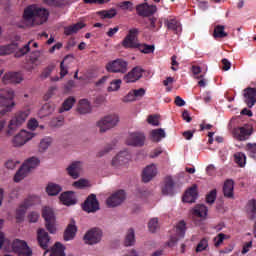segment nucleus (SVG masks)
Segmentation results:
<instances>
[{
	"label": "nucleus",
	"mask_w": 256,
	"mask_h": 256,
	"mask_svg": "<svg viewBox=\"0 0 256 256\" xmlns=\"http://www.w3.org/2000/svg\"><path fill=\"white\" fill-rule=\"evenodd\" d=\"M24 21H32L34 25H43L49 19V10L36 4L27 6L23 13Z\"/></svg>",
	"instance_id": "f257e3e1"
},
{
	"label": "nucleus",
	"mask_w": 256,
	"mask_h": 256,
	"mask_svg": "<svg viewBox=\"0 0 256 256\" xmlns=\"http://www.w3.org/2000/svg\"><path fill=\"white\" fill-rule=\"evenodd\" d=\"M139 36V29L132 28L128 31V34L122 41V47L124 49H138L141 53L149 54L155 51L154 45L141 44L135 41Z\"/></svg>",
	"instance_id": "f03ea898"
},
{
	"label": "nucleus",
	"mask_w": 256,
	"mask_h": 256,
	"mask_svg": "<svg viewBox=\"0 0 256 256\" xmlns=\"http://www.w3.org/2000/svg\"><path fill=\"white\" fill-rule=\"evenodd\" d=\"M29 115H31V110L29 108L16 112L8 124L6 135H14L17 129L27 121Z\"/></svg>",
	"instance_id": "7ed1b4c3"
},
{
	"label": "nucleus",
	"mask_w": 256,
	"mask_h": 256,
	"mask_svg": "<svg viewBox=\"0 0 256 256\" xmlns=\"http://www.w3.org/2000/svg\"><path fill=\"white\" fill-rule=\"evenodd\" d=\"M15 97V92L11 88H5L0 91V107L3 109L0 111L1 117L10 113L15 107V102H13V98Z\"/></svg>",
	"instance_id": "20e7f679"
},
{
	"label": "nucleus",
	"mask_w": 256,
	"mask_h": 256,
	"mask_svg": "<svg viewBox=\"0 0 256 256\" xmlns=\"http://www.w3.org/2000/svg\"><path fill=\"white\" fill-rule=\"evenodd\" d=\"M39 163L40 161L37 157H31L28 160H26L14 176L15 183L23 181V179L27 177L29 173H31V169H35V167H37Z\"/></svg>",
	"instance_id": "39448f33"
},
{
	"label": "nucleus",
	"mask_w": 256,
	"mask_h": 256,
	"mask_svg": "<svg viewBox=\"0 0 256 256\" xmlns=\"http://www.w3.org/2000/svg\"><path fill=\"white\" fill-rule=\"evenodd\" d=\"M129 62L124 59L118 58L116 60L110 61L106 64V71L108 73H121L125 75L129 71Z\"/></svg>",
	"instance_id": "423d86ee"
},
{
	"label": "nucleus",
	"mask_w": 256,
	"mask_h": 256,
	"mask_svg": "<svg viewBox=\"0 0 256 256\" xmlns=\"http://www.w3.org/2000/svg\"><path fill=\"white\" fill-rule=\"evenodd\" d=\"M117 123H119V116L116 114H110L100 119L97 122V127L100 129V133H105L109 131V129L116 127Z\"/></svg>",
	"instance_id": "0eeeda50"
},
{
	"label": "nucleus",
	"mask_w": 256,
	"mask_h": 256,
	"mask_svg": "<svg viewBox=\"0 0 256 256\" xmlns=\"http://www.w3.org/2000/svg\"><path fill=\"white\" fill-rule=\"evenodd\" d=\"M42 217L46 221V229L49 233H55L57 228H55V212L53 208L45 206L42 209Z\"/></svg>",
	"instance_id": "6e6552de"
},
{
	"label": "nucleus",
	"mask_w": 256,
	"mask_h": 256,
	"mask_svg": "<svg viewBox=\"0 0 256 256\" xmlns=\"http://www.w3.org/2000/svg\"><path fill=\"white\" fill-rule=\"evenodd\" d=\"M12 251L13 253H16L18 256H31L33 255V252L31 251V248L27 245V242L20 240V239H15L12 242Z\"/></svg>",
	"instance_id": "1a4fd4ad"
},
{
	"label": "nucleus",
	"mask_w": 256,
	"mask_h": 256,
	"mask_svg": "<svg viewBox=\"0 0 256 256\" xmlns=\"http://www.w3.org/2000/svg\"><path fill=\"white\" fill-rule=\"evenodd\" d=\"M83 211L86 213H97L99 211V201L95 194H90L82 205Z\"/></svg>",
	"instance_id": "9d476101"
},
{
	"label": "nucleus",
	"mask_w": 256,
	"mask_h": 256,
	"mask_svg": "<svg viewBox=\"0 0 256 256\" xmlns=\"http://www.w3.org/2000/svg\"><path fill=\"white\" fill-rule=\"evenodd\" d=\"M33 137H35V134L22 130L19 132V134L14 136L12 139V144L14 147H23V145H25L27 141H31Z\"/></svg>",
	"instance_id": "9b49d317"
},
{
	"label": "nucleus",
	"mask_w": 256,
	"mask_h": 256,
	"mask_svg": "<svg viewBox=\"0 0 256 256\" xmlns=\"http://www.w3.org/2000/svg\"><path fill=\"white\" fill-rule=\"evenodd\" d=\"M101 237H103V232L99 228H93L84 235V241L88 245H95L101 241Z\"/></svg>",
	"instance_id": "f8f14e48"
},
{
	"label": "nucleus",
	"mask_w": 256,
	"mask_h": 256,
	"mask_svg": "<svg viewBox=\"0 0 256 256\" xmlns=\"http://www.w3.org/2000/svg\"><path fill=\"white\" fill-rule=\"evenodd\" d=\"M136 12L139 17H152L157 13V6L142 3L136 6Z\"/></svg>",
	"instance_id": "ddd939ff"
},
{
	"label": "nucleus",
	"mask_w": 256,
	"mask_h": 256,
	"mask_svg": "<svg viewBox=\"0 0 256 256\" xmlns=\"http://www.w3.org/2000/svg\"><path fill=\"white\" fill-rule=\"evenodd\" d=\"M126 143L132 147H143L145 145V134L140 132L131 133L126 140Z\"/></svg>",
	"instance_id": "4468645a"
},
{
	"label": "nucleus",
	"mask_w": 256,
	"mask_h": 256,
	"mask_svg": "<svg viewBox=\"0 0 256 256\" xmlns=\"http://www.w3.org/2000/svg\"><path fill=\"white\" fill-rule=\"evenodd\" d=\"M143 73H145V70L139 66H136L124 76V81L125 83H135L136 81H139L141 77H143Z\"/></svg>",
	"instance_id": "2eb2a0df"
},
{
	"label": "nucleus",
	"mask_w": 256,
	"mask_h": 256,
	"mask_svg": "<svg viewBox=\"0 0 256 256\" xmlns=\"http://www.w3.org/2000/svg\"><path fill=\"white\" fill-rule=\"evenodd\" d=\"M33 205V200L31 198H27L24 202L18 207L16 210V221L17 223L23 222L25 219V214L27 213V209Z\"/></svg>",
	"instance_id": "dca6fc26"
},
{
	"label": "nucleus",
	"mask_w": 256,
	"mask_h": 256,
	"mask_svg": "<svg viewBox=\"0 0 256 256\" xmlns=\"http://www.w3.org/2000/svg\"><path fill=\"white\" fill-rule=\"evenodd\" d=\"M125 201V191L119 190L116 193L112 194L106 201L108 207H117Z\"/></svg>",
	"instance_id": "f3484780"
},
{
	"label": "nucleus",
	"mask_w": 256,
	"mask_h": 256,
	"mask_svg": "<svg viewBox=\"0 0 256 256\" xmlns=\"http://www.w3.org/2000/svg\"><path fill=\"white\" fill-rule=\"evenodd\" d=\"M37 240L40 247L44 249V251H47V249H49V241H51V238L49 237V233H47L45 229H38Z\"/></svg>",
	"instance_id": "a211bd4d"
},
{
	"label": "nucleus",
	"mask_w": 256,
	"mask_h": 256,
	"mask_svg": "<svg viewBox=\"0 0 256 256\" xmlns=\"http://www.w3.org/2000/svg\"><path fill=\"white\" fill-rule=\"evenodd\" d=\"M252 131L249 126L238 127L233 130V135L238 141H247Z\"/></svg>",
	"instance_id": "6ab92c4d"
},
{
	"label": "nucleus",
	"mask_w": 256,
	"mask_h": 256,
	"mask_svg": "<svg viewBox=\"0 0 256 256\" xmlns=\"http://www.w3.org/2000/svg\"><path fill=\"white\" fill-rule=\"evenodd\" d=\"M157 176V166L155 164L148 165L142 172L143 183H149L153 178Z\"/></svg>",
	"instance_id": "aec40b11"
},
{
	"label": "nucleus",
	"mask_w": 256,
	"mask_h": 256,
	"mask_svg": "<svg viewBox=\"0 0 256 256\" xmlns=\"http://www.w3.org/2000/svg\"><path fill=\"white\" fill-rule=\"evenodd\" d=\"M21 81H23V76L19 72H8L2 78V82L5 85L9 83H21Z\"/></svg>",
	"instance_id": "412c9836"
},
{
	"label": "nucleus",
	"mask_w": 256,
	"mask_h": 256,
	"mask_svg": "<svg viewBox=\"0 0 256 256\" xmlns=\"http://www.w3.org/2000/svg\"><path fill=\"white\" fill-rule=\"evenodd\" d=\"M197 196V185H193L184 193L182 201L184 203H195Z\"/></svg>",
	"instance_id": "4be33fe9"
},
{
	"label": "nucleus",
	"mask_w": 256,
	"mask_h": 256,
	"mask_svg": "<svg viewBox=\"0 0 256 256\" xmlns=\"http://www.w3.org/2000/svg\"><path fill=\"white\" fill-rule=\"evenodd\" d=\"M81 169H83V162L77 161L67 167V173L72 177V179H77L79 177V173H81Z\"/></svg>",
	"instance_id": "5701e85b"
},
{
	"label": "nucleus",
	"mask_w": 256,
	"mask_h": 256,
	"mask_svg": "<svg viewBox=\"0 0 256 256\" xmlns=\"http://www.w3.org/2000/svg\"><path fill=\"white\" fill-rule=\"evenodd\" d=\"M163 195H175V182L171 176H167L162 187Z\"/></svg>",
	"instance_id": "b1692460"
},
{
	"label": "nucleus",
	"mask_w": 256,
	"mask_h": 256,
	"mask_svg": "<svg viewBox=\"0 0 256 256\" xmlns=\"http://www.w3.org/2000/svg\"><path fill=\"white\" fill-rule=\"evenodd\" d=\"M77 234V226L75 225V220H71L64 232V241H71L75 239Z\"/></svg>",
	"instance_id": "393cba45"
},
{
	"label": "nucleus",
	"mask_w": 256,
	"mask_h": 256,
	"mask_svg": "<svg viewBox=\"0 0 256 256\" xmlns=\"http://www.w3.org/2000/svg\"><path fill=\"white\" fill-rule=\"evenodd\" d=\"M85 27V23L78 22L76 24H72L70 26L64 27V35L70 37L71 35H75L81 31Z\"/></svg>",
	"instance_id": "a878e982"
},
{
	"label": "nucleus",
	"mask_w": 256,
	"mask_h": 256,
	"mask_svg": "<svg viewBox=\"0 0 256 256\" xmlns=\"http://www.w3.org/2000/svg\"><path fill=\"white\" fill-rule=\"evenodd\" d=\"M245 103L249 108L256 103V88H247L244 93Z\"/></svg>",
	"instance_id": "bb28decb"
},
{
	"label": "nucleus",
	"mask_w": 256,
	"mask_h": 256,
	"mask_svg": "<svg viewBox=\"0 0 256 256\" xmlns=\"http://www.w3.org/2000/svg\"><path fill=\"white\" fill-rule=\"evenodd\" d=\"M234 189H235V182L232 179L226 180L223 186L224 197H227L228 199H233Z\"/></svg>",
	"instance_id": "cd10ccee"
},
{
	"label": "nucleus",
	"mask_w": 256,
	"mask_h": 256,
	"mask_svg": "<svg viewBox=\"0 0 256 256\" xmlns=\"http://www.w3.org/2000/svg\"><path fill=\"white\" fill-rule=\"evenodd\" d=\"M60 201H62L63 205H67L68 207L77 203V199H75V193L73 192L62 193L60 195Z\"/></svg>",
	"instance_id": "c85d7f7f"
},
{
	"label": "nucleus",
	"mask_w": 256,
	"mask_h": 256,
	"mask_svg": "<svg viewBox=\"0 0 256 256\" xmlns=\"http://www.w3.org/2000/svg\"><path fill=\"white\" fill-rule=\"evenodd\" d=\"M129 159V152L127 151H122L119 154H117L113 159H112V165L113 167H117L119 165H123V163H127V160Z\"/></svg>",
	"instance_id": "c756f323"
},
{
	"label": "nucleus",
	"mask_w": 256,
	"mask_h": 256,
	"mask_svg": "<svg viewBox=\"0 0 256 256\" xmlns=\"http://www.w3.org/2000/svg\"><path fill=\"white\" fill-rule=\"evenodd\" d=\"M209 209H207V206L203 204H198L194 207L192 210L193 217H199L200 219H205L207 217Z\"/></svg>",
	"instance_id": "7c9ffc66"
},
{
	"label": "nucleus",
	"mask_w": 256,
	"mask_h": 256,
	"mask_svg": "<svg viewBox=\"0 0 256 256\" xmlns=\"http://www.w3.org/2000/svg\"><path fill=\"white\" fill-rule=\"evenodd\" d=\"M41 56V54L39 52H33L30 55L28 64L25 66V69L27 71H33V69H35L36 65H39V57Z\"/></svg>",
	"instance_id": "2f4dec72"
},
{
	"label": "nucleus",
	"mask_w": 256,
	"mask_h": 256,
	"mask_svg": "<svg viewBox=\"0 0 256 256\" xmlns=\"http://www.w3.org/2000/svg\"><path fill=\"white\" fill-rule=\"evenodd\" d=\"M161 27H163V23L161 21H158L157 26V18L149 16L146 21V29H149L150 31H159Z\"/></svg>",
	"instance_id": "473e14b6"
},
{
	"label": "nucleus",
	"mask_w": 256,
	"mask_h": 256,
	"mask_svg": "<svg viewBox=\"0 0 256 256\" xmlns=\"http://www.w3.org/2000/svg\"><path fill=\"white\" fill-rule=\"evenodd\" d=\"M77 100L73 96H69L64 102L62 103V106L59 108V113H65V111H71L73 109V105H75V102Z\"/></svg>",
	"instance_id": "72a5a7b5"
},
{
	"label": "nucleus",
	"mask_w": 256,
	"mask_h": 256,
	"mask_svg": "<svg viewBox=\"0 0 256 256\" xmlns=\"http://www.w3.org/2000/svg\"><path fill=\"white\" fill-rule=\"evenodd\" d=\"M78 112L81 115H86V113H91V104H89V100L82 99L79 101Z\"/></svg>",
	"instance_id": "f704fd0d"
},
{
	"label": "nucleus",
	"mask_w": 256,
	"mask_h": 256,
	"mask_svg": "<svg viewBox=\"0 0 256 256\" xmlns=\"http://www.w3.org/2000/svg\"><path fill=\"white\" fill-rule=\"evenodd\" d=\"M125 247H133L135 245V230L133 228L128 229L125 240H124Z\"/></svg>",
	"instance_id": "c9c22d12"
},
{
	"label": "nucleus",
	"mask_w": 256,
	"mask_h": 256,
	"mask_svg": "<svg viewBox=\"0 0 256 256\" xmlns=\"http://www.w3.org/2000/svg\"><path fill=\"white\" fill-rule=\"evenodd\" d=\"M246 213L251 219H256V200H249L246 205Z\"/></svg>",
	"instance_id": "e433bc0d"
},
{
	"label": "nucleus",
	"mask_w": 256,
	"mask_h": 256,
	"mask_svg": "<svg viewBox=\"0 0 256 256\" xmlns=\"http://www.w3.org/2000/svg\"><path fill=\"white\" fill-rule=\"evenodd\" d=\"M63 188L59 184L49 183L46 187V192L50 197H55Z\"/></svg>",
	"instance_id": "4c0bfd02"
},
{
	"label": "nucleus",
	"mask_w": 256,
	"mask_h": 256,
	"mask_svg": "<svg viewBox=\"0 0 256 256\" xmlns=\"http://www.w3.org/2000/svg\"><path fill=\"white\" fill-rule=\"evenodd\" d=\"M228 33L225 32V27L223 25H216L213 32L214 39H225L228 37Z\"/></svg>",
	"instance_id": "58836bf2"
},
{
	"label": "nucleus",
	"mask_w": 256,
	"mask_h": 256,
	"mask_svg": "<svg viewBox=\"0 0 256 256\" xmlns=\"http://www.w3.org/2000/svg\"><path fill=\"white\" fill-rule=\"evenodd\" d=\"M166 25L168 29H170V31H173L176 35L178 33H181V24L179 23V21L175 19H170L166 21Z\"/></svg>",
	"instance_id": "ea45409f"
},
{
	"label": "nucleus",
	"mask_w": 256,
	"mask_h": 256,
	"mask_svg": "<svg viewBox=\"0 0 256 256\" xmlns=\"http://www.w3.org/2000/svg\"><path fill=\"white\" fill-rule=\"evenodd\" d=\"M46 5H49V7H67L69 5V2L71 0H43Z\"/></svg>",
	"instance_id": "a19ab883"
},
{
	"label": "nucleus",
	"mask_w": 256,
	"mask_h": 256,
	"mask_svg": "<svg viewBox=\"0 0 256 256\" xmlns=\"http://www.w3.org/2000/svg\"><path fill=\"white\" fill-rule=\"evenodd\" d=\"M17 51V44L12 43L5 46H0V55H11Z\"/></svg>",
	"instance_id": "79ce46f5"
},
{
	"label": "nucleus",
	"mask_w": 256,
	"mask_h": 256,
	"mask_svg": "<svg viewBox=\"0 0 256 256\" xmlns=\"http://www.w3.org/2000/svg\"><path fill=\"white\" fill-rule=\"evenodd\" d=\"M50 256H65V248L63 247V244H61V242L55 243L50 253Z\"/></svg>",
	"instance_id": "37998d69"
},
{
	"label": "nucleus",
	"mask_w": 256,
	"mask_h": 256,
	"mask_svg": "<svg viewBox=\"0 0 256 256\" xmlns=\"http://www.w3.org/2000/svg\"><path fill=\"white\" fill-rule=\"evenodd\" d=\"M151 138H152V141L159 143L161 139H165V130H163L162 128L152 130Z\"/></svg>",
	"instance_id": "c03bdc74"
},
{
	"label": "nucleus",
	"mask_w": 256,
	"mask_h": 256,
	"mask_svg": "<svg viewBox=\"0 0 256 256\" xmlns=\"http://www.w3.org/2000/svg\"><path fill=\"white\" fill-rule=\"evenodd\" d=\"M234 161L239 167H245L247 163V156L242 152H237L234 154Z\"/></svg>",
	"instance_id": "a18cd8bd"
},
{
	"label": "nucleus",
	"mask_w": 256,
	"mask_h": 256,
	"mask_svg": "<svg viewBox=\"0 0 256 256\" xmlns=\"http://www.w3.org/2000/svg\"><path fill=\"white\" fill-rule=\"evenodd\" d=\"M52 142H53V140L49 137L42 139L39 144L40 153H44V151H47L49 149V147H51Z\"/></svg>",
	"instance_id": "49530a36"
},
{
	"label": "nucleus",
	"mask_w": 256,
	"mask_h": 256,
	"mask_svg": "<svg viewBox=\"0 0 256 256\" xmlns=\"http://www.w3.org/2000/svg\"><path fill=\"white\" fill-rule=\"evenodd\" d=\"M31 41L25 44L22 48H20L18 51L15 52V57L20 58L23 57L24 55H27L29 51H31Z\"/></svg>",
	"instance_id": "de8ad7c7"
},
{
	"label": "nucleus",
	"mask_w": 256,
	"mask_h": 256,
	"mask_svg": "<svg viewBox=\"0 0 256 256\" xmlns=\"http://www.w3.org/2000/svg\"><path fill=\"white\" fill-rule=\"evenodd\" d=\"M148 229L150 233H155L157 229H159V219L157 218H152L148 222Z\"/></svg>",
	"instance_id": "09e8293b"
},
{
	"label": "nucleus",
	"mask_w": 256,
	"mask_h": 256,
	"mask_svg": "<svg viewBox=\"0 0 256 256\" xmlns=\"http://www.w3.org/2000/svg\"><path fill=\"white\" fill-rule=\"evenodd\" d=\"M225 239H229V236H227V234L224 233H219L216 237H214V246L221 247Z\"/></svg>",
	"instance_id": "8fccbe9b"
},
{
	"label": "nucleus",
	"mask_w": 256,
	"mask_h": 256,
	"mask_svg": "<svg viewBox=\"0 0 256 256\" xmlns=\"http://www.w3.org/2000/svg\"><path fill=\"white\" fill-rule=\"evenodd\" d=\"M209 247V240L207 238H203L200 240L196 247V253H201V251H205Z\"/></svg>",
	"instance_id": "3c124183"
},
{
	"label": "nucleus",
	"mask_w": 256,
	"mask_h": 256,
	"mask_svg": "<svg viewBox=\"0 0 256 256\" xmlns=\"http://www.w3.org/2000/svg\"><path fill=\"white\" fill-rule=\"evenodd\" d=\"M101 17L103 19H113L115 15H117V10L115 9H110V10H103L100 12Z\"/></svg>",
	"instance_id": "603ef678"
},
{
	"label": "nucleus",
	"mask_w": 256,
	"mask_h": 256,
	"mask_svg": "<svg viewBox=\"0 0 256 256\" xmlns=\"http://www.w3.org/2000/svg\"><path fill=\"white\" fill-rule=\"evenodd\" d=\"M216 199H217V190L215 189L210 191V193L206 195V203H208V205H213Z\"/></svg>",
	"instance_id": "864d4df0"
},
{
	"label": "nucleus",
	"mask_w": 256,
	"mask_h": 256,
	"mask_svg": "<svg viewBox=\"0 0 256 256\" xmlns=\"http://www.w3.org/2000/svg\"><path fill=\"white\" fill-rule=\"evenodd\" d=\"M185 229H186V224H185V221L182 220L176 226V233L180 235V237H184Z\"/></svg>",
	"instance_id": "5fc2aeb1"
},
{
	"label": "nucleus",
	"mask_w": 256,
	"mask_h": 256,
	"mask_svg": "<svg viewBox=\"0 0 256 256\" xmlns=\"http://www.w3.org/2000/svg\"><path fill=\"white\" fill-rule=\"evenodd\" d=\"M67 59H69V55L64 57L63 61L60 63V77H65V75L69 73L67 66H65V61H67Z\"/></svg>",
	"instance_id": "6e6d98bb"
},
{
	"label": "nucleus",
	"mask_w": 256,
	"mask_h": 256,
	"mask_svg": "<svg viewBox=\"0 0 256 256\" xmlns=\"http://www.w3.org/2000/svg\"><path fill=\"white\" fill-rule=\"evenodd\" d=\"M121 83V79L112 81L108 87V91H118V89H121Z\"/></svg>",
	"instance_id": "4d7b16f0"
},
{
	"label": "nucleus",
	"mask_w": 256,
	"mask_h": 256,
	"mask_svg": "<svg viewBox=\"0 0 256 256\" xmlns=\"http://www.w3.org/2000/svg\"><path fill=\"white\" fill-rule=\"evenodd\" d=\"M246 149L250 157H252V159H256V143L255 144L248 143L246 145Z\"/></svg>",
	"instance_id": "13d9d810"
},
{
	"label": "nucleus",
	"mask_w": 256,
	"mask_h": 256,
	"mask_svg": "<svg viewBox=\"0 0 256 256\" xmlns=\"http://www.w3.org/2000/svg\"><path fill=\"white\" fill-rule=\"evenodd\" d=\"M89 185V181L85 179H80L73 183V187H76V189H83Z\"/></svg>",
	"instance_id": "bf43d9fd"
},
{
	"label": "nucleus",
	"mask_w": 256,
	"mask_h": 256,
	"mask_svg": "<svg viewBox=\"0 0 256 256\" xmlns=\"http://www.w3.org/2000/svg\"><path fill=\"white\" fill-rule=\"evenodd\" d=\"M27 126H28V129H30V131H35V129H37V127H39V122L37 121V119L31 118L28 121Z\"/></svg>",
	"instance_id": "052dcab7"
},
{
	"label": "nucleus",
	"mask_w": 256,
	"mask_h": 256,
	"mask_svg": "<svg viewBox=\"0 0 256 256\" xmlns=\"http://www.w3.org/2000/svg\"><path fill=\"white\" fill-rule=\"evenodd\" d=\"M28 221L30 223H37V221H39V213L38 212H31L28 215Z\"/></svg>",
	"instance_id": "680f3d73"
},
{
	"label": "nucleus",
	"mask_w": 256,
	"mask_h": 256,
	"mask_svg": "<svg viewBox=\"0 0 256 256\" xmlns=\"http://www.w3.org/2000/svg\"><path fill=\"white\" fill-rule=\"evenodd\" d=\"M147 122L150 125H154V127H159V119L157 118V116H153V115L148 116Z\"/></svg>",
	"instance_id": "e2e57ef3"
},
{
	"label": "nucleus",
	"mask_w": 256,
	"mask_h": 256,
	"mask_svg": "<svg viewBox=\"0 0 256 256\" xmlns=\"http://www.w3.org/2000/svg\"><path fill=\"white\" fill-rule=\"evenodd\" d=\"M135 93L132 91V92H129L123 99V103H131V101H135Z\"/></svg>",
	"instance_id": "0e129e2a"
},
{
	"label": "nucleus",
	"mask_w": 256,
	"mask_h": 256,
	"mask_svg": "<svg viewBox=\"0 0 256 256\" xmlns=\"http://www.w3.org/2000/svg\"><path fill=\"white\" fill-rule=\"evenodd\" d=\"M19 161H15V160H8L6 163H5V167L6 169H15V167H17V165H19Z\"/></svg>",
	"instance_id": "69168bd1"
},
{
	"label": "nucleus",
	"mask_w": 256,
	"mask_h": 256,
	"mask_svg": "<svg viewBox=\"0 0 256 256\" xmlns=\"http://www.w3.org/2000/svg\"><path fill=\"white\" fill-rule=\"evenodd\" d=\"M179 67V62H177V55H173L171 57V69L172 71H177V69Z\"/></svg>",
	"instance_id": "338daca9"
},
{
	"label": "nucleus",
	"mask_w": 256,
	"mask_h": 256,
	"mask_svg": "<svg viewBox=\"0 0 256 256\" xmlns=\"http://www.w3.org/2000/svg\"><path fill=\"white\" fill-rule=\"evenodd\" d=\"M53 72V66H48L46 69L43 70L41 77L42 79H47L49 75Z\"/></svg>",
	"instance_id": "774afa93"
}]
</instances>
